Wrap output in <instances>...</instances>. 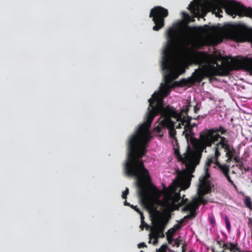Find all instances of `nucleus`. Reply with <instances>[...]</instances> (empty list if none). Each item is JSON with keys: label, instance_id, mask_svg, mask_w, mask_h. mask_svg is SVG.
Returning <instances> with one entry per match:
<instances>
[{"label": "nucleus", "instance_id": "19", "mask_svg": "<svg viewBox=\"0 0 252 252\" xmlns=\"http://www.w3.org/2000/svg\"><path fill=\"white\" fill-rule=\"evenodd\" d=\"M225 152H226L225 157L227 158L226 161L229 162L232 160L235 153V150L232 146L229 145Z\"/></svg>", "mask_w": 252, "mask_h": 252}, {"label": "nucleus", "instance_id": "36", "mask_svg": "<svg viewBox=\"0 0 252 252\" xmlns=\"http://www.w3.org/2000/svg\"><path fill=\"white\" fill-rule=\"evenodd\" d=\"M187 86L193 85L195 81L191 77H189L188 79H186Z\"/></svg>", "mask_w": 252, "mask_h": 252}, {"label": "nucleus", "instance_id": "39", "mask_svg": "<svg viewBox=\"0 0 252 252\" xmlns=\"http://www.w3.org/2000/svg\"><path fill=\"white\" fill-rule=\"evenodd\" d=\"M166 237H167V240L168 242V243L170 244H171L173 241L172 236H166Z\"/></svg>", "mask_w": 252, "mask_h": 252}, {"label": "nucleus", "instance_id": "52", "mask_svg": "<svg viewBox=\"0 0 252 252\" xmlns=\"http://www.w3.org/2000/svg\"><path fill=\"white\" fill-rule=\"evenodd\" d=\"M197 126V125H196V124H195V123H193V124H191V126H192V128H193V127H195V126Z\"/></svg>", "mask_w": 252, "mask_h": 252}, {"label": "nucleus", "instance_id": "55", "mask_svg": "<svg viewBox=\"0 0 252 252\" xmlns=\"http://www.w3.org/2000/svg\"><path fill=\"white\" fill-rule=\"evenodd\" d=\"M140 252H143V251H140Z\"/></svg>", "mask_w": 252, "mask_h": 252}, {"label": "nucleus", "instance_id": "26", "mask_svg": "<svg viewBox=\"0 0 252 252\" xmlns=\"http://www.w3.org/2000/svg\"><path fill=\"white\" fill-rule=\"evenodd\" d=\"M244 203L247 207L252 210V201L250 197L248 196H245Z\"/></svg>", "mask_w": 252, "mask_h": 252}, {"label": "nucleus", "instance_id": "32", "mask_svg": "<svg viewBox=\"0 0 252 252\" xmlns=\"http://www.w3.org/2000/svg\"><path fill=\"white\" fill-rule=\"evenodd\" d=\"M175 232L176 229L174 228H171L168 230L166 236H173Z\"/></svg>", "mask_w": 252, "mask_h": 252}, {"label": "nucleus", "instance_id": "9", "mask_svg": "<svg viewBox=\"0 0 252 252\" xmlns=\"http://www.w3.org/2000/svg\"><path fill=\"white\" fill-rule=\"evenodd\" d=\"M170 219L169 216H160L155 219L154 226L150 231L155 234L158 238L164 237V230Z\"/></svg>", "mask_w": 252, "mask_h": 252}, {"label": "nucleus", "instance_id": "41", "mask_svg": "<svg viewBox=\"0 0 252 252\" xmlns=\"http://www.w3.org/2000/svg\"><path fill=\"white\" fill-rule=\"evenodd\" d=\"M138 247L139 248H142L144 247H147L146 245L145 244V243H141L138 245Z\"/></svg>", "mask_w": 252, "mask_h": 252}, {"label": "nucleus", "instance_id": "22", "mask_svg": "<svg viewBox=\"0 0 252 252\" xmlns=\"http://www.w3.org/2000/svg\"><path fill=\"white\" fill-rule=\"evenodd\" d=\"M189 10L194 15V17H198L199 15V9L198 5L193 1L189 5Z\"/></svg>", "mask_w": 252, "mask_h": 252}, {"label": "nucleus", "instance_id": "25", "mask_svg": "<svg viewBox=\"0 0 252 252\" xmlns=\"http://www.w3.org/2000/svg\"><path fill=\"white\" fill-rule=\"evenodd\" d=\"M214 158H215V155L211 157H209L207 158V160L206 161L205 168L208 167V168H209L211 165L213 163H214L215 164L216 159Z\"/></svg>", "mask_w": 252, "mask_h": 252}, {"label": "nucleus", "instance_id": "18", "mask_svg": "<svg viewBox=\"0 0 252 252\" xmlns=\"http://www.w3.org/2000/svg\"><path fill=\"white\" fill-rule=\"evenodd\" d=\"M215 147H214V153H215V159H219L221 155V153L220 152V150L221 149H224V151L227 149V147L229 145H226V146L222 147L221 145H220L219 143L217 142V143L215 144Z\"/></svg>", "mask_w": 252, "mask_h": 252}, {"label": "nucleus", "instance_id": "8", "mask_svg": "<svg viewBox=\"0 0 252 252\" xmlns=\"http://www.w3.org/2000/svg\"><path fill=\"white\" fill-rule=\"evenodd\" d=\"M168 15V10L160 6L154 7L151 10L149 17L153 18L155 26L153 30L158 31L164 26V19Z\"/></svg>", "mask_w": 252, "mask_h": 252}, {"label": "nucleus", "instance_id": "2", "mask_svg": "<svg viewBox=\"0 0 252 252\" xmlns=\"http://www.w3.org/2000/svg\"><path fill=\"white\" fill-rule=\"evenodd\" d=\"M189 60L194 64L203 65L202 68L195 69L193 73L195 81L199 82L204 77L212 78L215 76H224L228 73L226 69L217 63L216 59L213 55L205 51H192L189 54Z\"/></svg>", "mask_w": 252, "mask_h": 252}, {"label": "nucleus", "instance_id": "44", "mask_svg": "<svg viewBox=\"0 0 252 252\" xmlns=\"http://www.w3.org/2000/svg\"><path fill=\"white\" fill-rule=\"evenodd\" d=\"M140 215V219H141V221H144V215H143V213H142V212H141L140 213V214H139Z\"/></svg>", "mask_w": 252, "mask_h": 252}, {"label": "nucleus", "instance_id": "31", "mask_svg": "<svg viewBox=\"0 0 252 252\" xmlns=\"http://www.w3.org/2000/svg\"><path fill=\"white\" fill-rule=\"evenodd\" d=\"M202 44L204 45H216L219 41H202Z\"/></svg>", "mask_w": 252, "mask_h": 252}, {"label": "nucleus", "instance_id": "45", "mask_svg": "<svg viewBox=\"0 0 252 252\" xmlns=\"http://www.w3.org/2000/svg\"><path fill=\"white\" fill-rule=\"evenodd\" d=\"M199 110V108L197 105L194 106V112L195 113H197V111Z\"/></svg>", "mask_w": 252, "mask_h": 252}, {"label": "nucleus", "instance_id": "5", "mask_svg": "<svg viewBox=\"0 0 252 252\" xmlns=\"http://www.w3.org/2000/svg\"><path fill=\"white\" fill-rule=\"evenodd\" d=\"M162 102L160 100L158 109L160 112V117L158 119V125L155 128V131L158 133L162 132V129L167 128L169 130V135L170 137L175 140H177L176 135V131L175 129V123L171 120V118L176 119L177 122L182 120V115L179 114L175 109L170 105H168L163 107L161 104Z\"/></svg>", "mask_w": 252, "mask_h": 252}, {"label": "nucleus", "instance_id": "30", "mask_svg": "<svg viewBox=\"0 0 252 252\" xmlns=\"http://www.w3.org/2000/svg\"><path fill=\"white\" fill-rule=\"evenodd\" d=\"M185 18L187 19V20L189 22H194L195 20L194 19V17H191L188 14L186 13H183Z\"/></svg>", "mask_w": 252, "mask_h": 252}, {"label": "nucleus", "instance_id": "47", "mask_svg": "<svg viewBox=\"0 0 252 252\" xmlns=\"http://www.w3.org/2000/svg\"><path fill=\"white\" fill-rule=\"evenodd\" d=\"M224 243L223 241H217V244L220 246H221L223 247V244Z\"/></svg>", "mask_w": 252, "mask_h": 252}, {"label": "nucleus", "instance_id": "50", "mask_svg": "<svg viewBox=\"0 0 252 252\" xmlns=\"http://www.w3.org/2000/svg\"><path fill=\"white\" fill-rule=\"evenodd\" d=\"M124 205L125 206H130V205H131V204H130L129 203L127 202L126 201H125L124 202Z\"/></svg>", "mask_w": 252, "mask_h": 252}, {"label": "nucleus", "instance_id": "4", "mask_svg": "<svg viewBox=\"0 0 252 252\" xmlns=\"http://www.w3.org/2000/svg\"><path fill=\"white\" fill-rule=\"evenodd\" d=\"M226 133L227 130L221 126L218 127L205 129L200 132L199 138L196 140L194 146L201 152H203L207 147H212L216 142L219 143L222 147L230 145L228 140L221 136Z\"/></svg>", "mask_w": 252, "mask_h": 252}, {"label": "nucleus", "instance_id": "1", "mask_svg": "<svg viewBox=\"0 0 252 252\" xmlns=\"http://www.w3.org/2000/svg\"><path fill=\"white\" fill-rule=\"evenodd\" d=\"M170 93L168 86L163 85L158 92L153 94L148 101L151 108H148L144 123L140 125L128 141V154L124 170L129 177H135L139 190H148L146 183L151 182L149 171L145 168L141 158L147 152L146 146L152 138L149 131L154 117L160 114L158 109V103L164 106L163 98Z\"/></svg>", "mask_w": 252, "mask_h": 252}, {"label": "nucleus", "instance_id": "33", "mask_svg": "<svg viewBox=\"0 0 252 252\" xmlns=\"http://www.w3.org/2000/svg\"><path fill=\"white\" fill-rule=\"evenodd\" d=\"M140 227L142 230H143L144 227H146V229L148 230L149 228L150 227L149 225H148L147 223L145 222V221H141V225L140 226Z\"/></svg>", "mask_w": 252, "mask_h": 252}, {"label": "nucleus", "instance_id": "49", "mask_svg": "<svg viewBox=\"0 0 252 252\" xmlns=\"http://www.w3.org/2000/svg\"><path fill=\"white\" fill-rule=\"evenodd\" d=\"M186 245L185 244H184L183 246H182V252H186Z\"/></svg>", "mask_w": 252, "mask_h": 252}, {"label": "nucleus", "instance_id": "16", "mask_svg": "<svg viewBox=\"0 0 252 252\" xmlns=\"http://www.w3.org/2000/svg\"><path fill=\"white\" fill-rule=\"evenodd\" d=\"M198 204L195 202H190L185 205L183 210L184 211H189V216L191 219L194 218L196 216V210L198 209Z\"/></svg>", "mask_w": 252, "mask_h": 252}, {"label": "nucleus", "instance_id": "34", "mask_svg": "<svg viewBox=\"0 0 252 252\" xmlns=\"http://www.w3.org/2000/svg\"><path fill=\"white\" fill-rule=\"evenodd\" d=\"M182 242L181 240V237L179 236L175 240V245L177 247H179L180 246V244L181 242Z\"/></svg>", "mask_w": 252, "mask_h": 252}, {"label": "nucleus", "instance_id": "28", "mask_svg": "<svg viewBox=\"0 0 252 252\" xmlns=\"http://www.w3.org/2000/svg\"><path fill=\"white\" fill-rule=\"evenodd\" d=\"M224 176L226 177V178L227 179V181H228V182L232 185L233 186V187L236 189H237V186L235 185V183H234V182L231 179L230 177V176L229 175V173H227L226 174V175H224Z\"/></svg>", "mask_w": 252, "mask_h": 252}, {"label": "nucleus", "instance_id": "14", "mask_svg": "<svg viewBox=\"0 0 252 252\" xmlns=\"http://www.w3.org/2000/svg\"><path fill=\"white\" fill-rule=\"evenodd\" d=\"M211 190V189L201 188L198 187L197 189L198 198L193 199L191 202L197 203L199 204L198 207L201 204H206L207 202V200L204 198L203 196L209 193Z\"/></svg>", "mask_w": 252, "mask_h": 252}, {"label": "nucleus", "instance_id": "54", "mask_svg": "<svg viewBox=\"0 0 252 252\" xmlns=\"http://www.w3.org/2000/svg\"><path fill=\"white\" fill-rule=\"evenodd\" d=\"M164 77L165 78H167L169 77V75H165Z\"/></svg>", "mask_w": 252, "mask_h": 252}, {"label": "nucleus", "instance_id": "13", "mask_svg": "<svg viewBox=\"0 0 252 252\" xmlns=\"http://www.w3.org/2000/svg\"><path fill=\"white\" fill-rule=\"evenodd\" d=\"M191 106L190 102H188L187 104L184 106L183 109L181 110L180 113H178L179 114L182 115V120L179 122H181L182 124V126H184L185 130L184 131V133L185 131H188L190 134L191 133L192 131V126H191L190 121L191 120V117H189L187 114L189 111V108Z\"/></svg>", "mask_w": 252, "mask_h": 252}, {"label": "nucleus", "instance_id": "48", "mask_svg": "<svg viewBox=\"0 0 252 252\" xmlns=\"http://www.w3.org/2000/svg\"><path fill=\"white\" fill-rule=\"evenodd\" d=\"M184 219L186 220H189V219H191V218H190L189 215H187L186 216L184 217Z\"/></svg>", "mask_w": 252, "mask_h": 252}, {"label": "nucleus", "instance_id": "53", "mask_svg": "<svg viewBox=\"0 0 252 252\" xmlns=\"http://www.w3.org/2000/svg\"><path fill=\"white\" fill-rule=\"evenodd\" d=\"M154 189L156 191L158 192L159 190L156 187L154 186Z\"/></svg>", "mask_w": 252, "mask_h": 252}, {"label": "nucleus", "instance_id": "11", "mask_svg": "<svg viewBox=\"0 0 252 252\" xmlns=\"http://www.w3.org/2000/svg\"><path fill=\"white\" fill-rule=\"evenodd\" d=\"M181 199V196L179 192H176L175 190L172 192L166 194L164 198V200L161 201H158V205L160 206L167 209H171L175 203L178 202Z\"/></svg>", "mask_w": 252, "mask_h": 252}, {"label": "nucleus", "instance_id": "27", "mask_svg": "<svg viewBox=\"0 0 252 252\" xmlns=\"http://www.w3.org/2000/svg\"><path fill=\"white\" fill-rule=\"evenodd\" d=\"M176 83L179 87H185L187 86L186 79L185 78L181 79L179 81L176 82Z\"/></svg>", "mask_w": 252, "mask_h": 252}, {"label": "nucleus", "instance_id": "37", "mask_svg": "<svg viewBox=\"0 0 252 252\" xmlns=\"http://www.w3.org/2000/svg\"><path fill=\"white\" fill-rule=\"evenodd\" d=\"M129 190L128 188H126V190L122 193V197L123 199H126L127 194H128Z\"/></svg>", "mask_w": 252, "mask_h": 252}, {"label": "nucleus", "instance_id": "40", "mask_svg": "<svg viewBox=\"0 0 252 252\" xmlns=\"http://www.w3.org/2000/svg\"><path fill=\"white\" fill-rule=\"evenodd\" d=\"M182 227V225L180 224H176L174 226L173 228H174L176 229V231L178 230H179Z\"/></svg>", "mask_w": 252, "mask_h": 252}, {"label": "nucleus", "instance_id": "46", "mask_svg": "<svg viewBox=\"0 0 252 252\" xmlns=\"http://www.w3.org/2000/svg\"><path fill=\"white\" fill-rule=\"evenodd\" d=\"M180 123H178V124L175 126V127L176 128H180L181 127V126H182V124L181 122H179Z\"/></svg>", "mask_w": 252, "mask_h": 252}, {"label": "nucleus", "instance_id": "3", "mask_svg": "<svg viewBox=\"0 0 252 252\" xmlns=\"http://www.w3.org/2000/svg\"><path fill=\"white\" fill-rule=\"evenodd\" d=\"M195 143L196 141L193 144V146L197 150L189 151L185 154L184 157L180 154L178 148H174V154L177 156L179 161L185 164L186 169L178 172L176 179L173 181V183L183 190L190 187L191 179L193 177L192 173L194 171L196 166L199 164L202 156V152L194 146Z\"/></svg>", "mask_w": 252, "mask_h": 252}, {"label": "nucleus", "instance_id": "20", "mask_svg": "<svg viewBox=\"0 0 252 252\" xmlns=\"http://www.w3.org/2000/svg\"><path fill=\"white\" fill-rule=\"evenodd\" d=\"M223 248L225 249L229 250L233 252H241L240 249L238 247L237 244H233L232 243H223Z\"/></svg>", "mask_w": 252, "mask_h": 252}, {"label": "nucleus", "instance_id": "12", "mask_svg": "<svg viewBox=\"0 0 252 252\" xmlns=\"http://www.w3.org/2000/svg\"><path fill=\"white\" fill-rule=\"evenodd\" d=\"M214 29L213 27H209L207 25L200 26H188L187 29L190 33L197 38H203L208 35Z\"/></svg>", "mask_w": 252, "mask_h": 252}, {"label": "nucleus", "instance_id": "24", "mask_svg": "<svg viewBox=\"0 0 252 252\" xmlns=\"http://www.w3.org/2000/svg\"><path fill=\"white\" fill-rule=\"evenodd\" d=\"M149 243H152L154 245H156L158 242V237L155 234L150 231L149 235Z\"/></svg>", "mask_w": 252, "mask_h": 252}, {"label": "nucleus", "instance_id": "29", "mask_svg": "<svg viewBox=\"0 0 252 252\" xmlns=\"http://www.w3.org/2000/svg\"><path fill=\"white\" fill-rule=\"evenodd\" d=\"M168 249V245L167 244L162 245L158 249H157V252H166Z\"/></svg>", "mask_w": 252, "mask_h": 252}, {"label": "nucleus", "instance_id": "10", "mask_svg": "<svg viewBox=\"0 0 252 252\" xmlns=\"http://www.w3.org/2000/svg\"><path fill=\"white\" fill-rule=\"evenodd\" d=\"M231 63L236 69H245L252 72V58L236 57L231 59Z\"/></svg>", "mask_w": 252, "mask_h": 252}, {"label": "nucleus", "instance_id": "7", "mask_svg": "<svg viewBox=\"0 0 252 252\" xmlns=\"http://www.w3.org/2000/svg\"><path fill=\"white\" fill-rule=\"evenodd\" d=\"M177 33L173 28H170L167 32V41L163 51L161 68L163 70L170 69L172 58L174 56L177 44Z\"/></svg>", "mask_w": 252, "mask_h": 252}, {"label": "nucleus", "instance_id": "56", "mask_svg": "<svg viewBox=\"0 0 252 252\" xmlns=\"http://www.w3.org/2000/svg\"><path fill=\"white\" fill-rule=\"evenodd\" d=\"M189 252H192V251H190Z\"/></svg>", "mask_w": 252, "mask_h": 252}, {"label": "nucleus", "instance_id": "42", "mask_svg": "<svg viewBox=\"0 0 252 252\" xmlns=\"http://www.w3.org/2000/svg\"><path fill=\"white\" fill-rule=\"evenodd\" d=\"M232 159L236 162V163H239L240 160L238 159V157L235 156L233 157Z\"/></svg>", "mask_w": 252, "mask_h": 252}, {"label": "nucleus", "instance_id": "38", "mask_svg": "<svg viewBox=\"0 0 252 252\" xmlns=\"http://www.w3.org/2000/svg\"><path fill=\"white\" fill-rule=\"evenodd\" d=\"M130 207L132 209H133L136 212H137L138 214H140V213L142 212L139 208L137 207V206H133V205H130Z\"/></svg>", "mask_w": 252, "mask_h": 252}, {"label": "nucleus", "instance_id": "6", "mask_svg": "<svg viewBox=\"0 0 252 252\" xmlns=\"http://www.w3.org/2000/svg\"><path fill=\"white\" fill-rule=\"evenodd\" d=\"M223 9L233 18L238 16L240 18L247 17L252 19V8L248 7L241 2L233 0H220L214 5L213 12L217 17H222Z\"/></svg>", "mask_w": 252, "mask_h": 252}, {"label": "nucleus", "instance_id": "17", "mask_svg": "<svg viewBox=\"0 0 252 252\" xmlns=\"http://www.w3.org/2000/svg\"><path fill=\"white\" fill-rule=\"evenodd\" d=\"M173 57V56L172 57V58L171 65V67H170V69L164 70V71H165V70H167H167H177L178 73L174 74L175 76L174 78L176 79L178 77V76L180 74L184 73L186 71V69H185V67L183 65H179V66H177L176 67L173 68V66H172ZM162 69L163 70V69L162 68Z\"/></svg>", "mask_w": 252, "mask_h": 252}, {"label": "nucleus", "instance_id": "35", "mask_svg": "<svg viewBox=\"0 0 252 252\" xmlns=\"http://www.w3.org/2000/svg\"><path fill=\"white\" fill-rule=\"evenodd\" d=\"M224 220L225 221L226 228L228 231H229L230 229V223L229 219L227 216H225L224 218Z\"/></svg>", "mask_w": 252, "mask_h": 252}, {"label": "nucleus", "instance_id": "15", "mask_svg": "<svg viewBox=\"0 0 252 252\" xmlns=\"http://www.w3.org/2000/svg\"><path fill=\"white\" fill-rule=\"evenodd\" d=\"M205 172L204 175L200 177L199 178V188L211 189V182L208 179L210 177V174L209 172V168L205 167L204 168Z\"/></svg>", "mask_w": 252, "mask_h": 252}, {"label": "nucleus", "instance_id": "23", "mask_svg": "<svg viewBox=\"0 0 252 252\" xmlns=\"http://www.w3.org/2000/svg\"><path fill=\"white\" fill-rule=\"evenodd\" d=\"M158 200H158L156 202L152 203L150 204V208H151V211L154 214L158 215V216L156 217V218L159 216H163V215H161L160 212L158 209V206H160V205H158Z\"/></svg>", "mask_w": 252, "mask_h": 252}, {"label": "nucleus", "instance_id": "43", "mask_svg": "<svg viewBox=\"0 0 252 252\" xmlns=\"http://www.w3.org/2000/svg\"><path fill=\"white\" fill-rule=\"evenodd\" d=\"M236 166L240 170H243V169L245 168L242 163H241V164H239L238 165H237Z\"/></svg>", "mask_w": 252, "mask_h": 252}, {"label": "nucleus", "instance_id": "21", "mask_svg": "<svg viewBox=\"0 0 252 252\" xmlns=\"http://www.w3.org/2000/svg\"><path fill=\"white\" fill-rule=\"evenodd\" d=\"M215 165L220 169L224 175L229 173V166L226 164H221L219 161V159H216Z\"/></svg>", "mask_w": 252, "mask_h": 252}, {"label": "nucleus", "instance_id": "51", "mask_svg": "<svg viewBox=\"0 0 252 252\" xmlns=\"http://www.w3.org/2000/svg\"><path fill=\"white\" fill-rule=\"evenodd\" d=\"M185 220L184 218L181 219L179 221V224L181 225L184 222Z\"/></svg>", "mask_w": 252, "mask_h": 252}]
</instances>
